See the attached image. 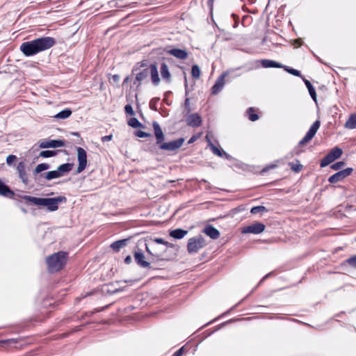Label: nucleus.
<instances>
[{
    "label": "nucleus",
    "instance_id": "f257e3e1",
    "mask_svg": "<svg viewBox=\"0 0 356 356\" xmlns=\"http://www.w3.org/2000/svg\"><path fill=\"white\" fill-rule=\"evenodd\" d=\"M55 44L56 40L52 37H40L22 42L20 45V50L26 56H32L50 49Z\"/></svg>",
    "mask_w": 356,
    "mask_h": 356
},
{
    "label": "nucleus",
    "instance_id": "f03ea898",
    "mask_svg": "<svg viewBox=\"0 0 356 356\" xmlns=\"http://www.w3.org/2000/svg\"><path fill=\"white\" fill-rule=\"evenodd\" d=\"M21 198L28 203H31L37 206L46 207L49 211H55L58 209L60 203L65 202L67 198L65 196H58L56 197H36L30 195H22Z\"/></svg>",
    "mask_w": 356,
    "mask_h": 356
},
{
    "label": "nucleus",
    "instance_id": "7ed1b4c3",
    "mask_svg": "<svg viewBox=\"0 0 356 356\" xmlns=\"http://www.w3.org/2000/svg\"><path fill=\"white\" fill-rule=\"evenodd\" d=\"M67 253L59 251L46 257L47 270L54 273L62 270L67 263Z\"/></svg>",
    "mask_w": 356,
    "mask_h": 356
},
{
    "label": "nucleus",
    "instance_id": "20e7f679",
    "mask_svg": "<svg viewBox=\"0 0 356 356\" xmlns=\"http://www.w3.org/2000/svg\"><path fill=\"white\" fill-rule=\"evenodd\" d=\"M205 241L202 236L192 237L188 239L187 250L189 254L197 253L200 249L205 246Z\"/></svg>",
    "mask_w": 356,
    "mask_h": 356
},
{
    "label": "nucleus",
    "instance_id": "39448f33",
    "mask_svg": "<svg viewBox=\"0 0 356 356\" xmlns=\"http://www.w3.org/2000/svg\"><path fill=\"white\" fill-rule=\"evenodd\" d=\"M320 125L321 121L318 120H316L310 127L306 135L303 137L302 140L299 141L298 147L302 146L306 143H309L314 137L315 134H316L318 129L320 127Z\"/></svg>",
    "mask_w": 356,
    "mask_h": 356
},
{
    "label": "nucleus",
    "instance_id": "423d86ee",
    "mask_svg": "<svg viewBox=\"0 0 356 356\" xmlns=\"http://www.w3.org/2000/svg\"><path fill=\"white\" fill-rule=\"evenodd\" d=\"M184 142V138H179L177 140L170 141L168 143H161L159 145V147L160 149L166 150L169 152H175L179 149Z\"/></svg>",
    "mask_w": 356,
    "mask_h": 356
},
{
    "label": "nucleus",
    "instance_id": "0eeeda50",
    "mask_svg": "<svg viewBox=\"0 0 356 356\" xmlns=\"http://www.w3.org/2000/svg\"><path fill=\"white\" fill-rule=\"evenodd\" d=\"M353 171V168H347L344 170H340L337 173L330 176L328 179V181L330 184H336L337 182L343 181L345 178L351 175Z\"/></svg>",
    "mask_w": 356,
    "mask_h": 356
},
{
    "label": "nucleus",
    "instance_id": "6e6552de",
    "mask_svg": "<svg viewBox=\"0 0 356 356\" xmlns=\"http://www.w3.org/2000/svg\"><path fill=\"white\" fill-rule=\"evenodd\" d=\"M77 159L79 165L76 170L77 173L81 172L87 165V154L85 149L81 147H77Z\"/></svg>",
    "mask_w": 356,
    "mask_h": 356
},
{
    "label": "nucleus",
    "instance_id": "1a4fd4ad",
    "mask_svg": "<svg viewBox=\"0 0 356 356\" xmlns=\"http://www.w3.org/2000/svg\"><path fill=\"white\" fill-rule=\"evenodd\" d=\"M265 225L262 222H257L245 227L243 230V234L251 233L254 234H259L262 233L265 229Z\"/></svg>",
    "mask_w": 356,
    "mask_h": 356
},
{
    "label": "nucleus",
    "instance_id": "9d476101",
    "mask_svg": "<svg viewBox=\"0 0 356 356\" xmlns=\"http://www.w3.org/2000/svg\"><path fill=\"white\" fill-rule=\"evenodd\" d=\"M65 145L63 140H43L40 142L39 147L42 149L57 148L64 147Z\"/></svg>",
    "mask_w": 356,
    "mask_h": 356
},
{
    "label": "nucleus",
    "instance_id": "9b49d317",
    "mask_svg": "<svg viewBox=\"0 0 356 356\" xmlns=\"http://www.w3.org/2000/svg\"><path fill=\"white\" fill-rule=\"evenodd\" d=\"M186 122L189 127H198L202 124V118L198 113H193L186 117Z\"/></svg>",
    "mask_w": 356,
    "mask_h": 356
},
{
    "label": "nucleus",
    "instance_id": "f8f14e48",
    "mask_svg": "<svg viewBox=\"0 0 356 356\" xmlns=\"http://www.w3.org/2000/svg\"><path fill=\"white\" fill-rule=\"evenodd\" d=\"M59 177H60L58 172H57L56 170H51V171H49L47 172L41 173L39 175H38V177H35V179L38 183L40 184L42 181V179H46V180L49 181V180H52L54 179H57Z\"/></svg>",
    "mask_w": 356,
    "mask_h": 356
},
{
    "label": "nucleus",
    "instance_id": "ddd939ff",
    "mask_svg": "<svg viewBox=\"0 0 356 356\" xmlns=\"http://www.w3.org/2000/svg\"><path fill=\"white\" fill-rule=\"evenodd\" d=\"M152 127H153L154 135L156 137V145H159V144H161V143L164 141L165 136H164V134H163L159 124L157 122L154 121L152 123Z\"/></svg>",
    "mask_w": 356,
    "mask_h": 356
},
{
    "label": "nucleus",
    "instance_id": "4468645a",
    "mask_svg": "<svg viewBox=\"0 0 356 356\" xmlns=\"http://www.w3.org/2000/svg\"><path fill=\"white\" fill-rule=\"evenodd\" d=\"M134 259L137 264L142 268H150V263L145 260V255L141 251L135 252Z\"/></svg>",
    "mask_w": 356,
    "mask_h": 356
},
{
    "label": "nucleus",
    "instance_id": "2eb2a0df",
    "mask_svg": "<svg viewBox=\"0 0 356 356\" xmlns=\"http://www.w3.org/2000/svg\"><path fill=\"white\" fill-rule=\"evenodd\" d=\"M226 74V73L222 74L216 81L215 84L211 88V93L213 95L218 94L223 88L225 85V76Z\"/></svg>",
    "mask_w": 356,
    "mask_h": 356
},
{
    "label": "nucleus",
    "instance_id": "dca6fc26",
    "mask_svg": "<svg viewBox=\"0 0 356 356\" xmlns=\"http://www.w3.org/2000/svg\"><path fill=\"white\" fill-rule=\"evenodd\" d=\"M151 79L154 86H158L160 83V78L159 76L158 69L156 64H151L148 68Z\"/></svg>",
    "mask_w": 356,
    "mask_h": 356
},
{
    "label": "nucleus",
    "instance_id": "f3484780",
    "mask_svg": "<svg viewBox=\"0 0 356 356\" xmlns=\"http://www.w3.org/2000/svg\"><path fill=\"white\" fill-rule=\"evenodd\" d=\"M17 170L19 177L21 179V180L22 181V182L24 184H28L29 179H28V176L26 173V165H25L24 162L22 161L18 163L17 167Z\"/></svg>",
    "mask_w": 356,
    "mask_h": 356
},
{
    "label": "nucleus",
    "instance_id": "a211bd4d",
    "mask_svg": "<svg viewBox=\"0 0 356 356\" xmlns=\"http://www.w3.org/2000/svg\"><path fill=\"white\" fill-rule=\"evenodd\" d=\"M168 54L181 60L186 59L188 55L186 50L176 48L170 49Z\"/></svg>",
    "mask_w": 356,
    "mask_h": 356
},
{
    "label": "nucleus",
    "instance_id": "6ab92c4d",
    "mask_svg": "<svg viewBox=\"0 0 356 356\" xmlns=\"http://www.w3.org/2000/svg\"><path fill=\"white\" fill-rule=\"evenodd\" d=\"M14 195V192L0 179V195L13 198Z\"/></svg>",
    "mask_w": 356,
    "mask_h": 356
},
{
    "label": "nucleus",
    "instance_id": "aec40b11",
    "mask_svg": "<svg viewBox=\"0 0 356 356\" xmlns=\"http://www.w3.org/2000/svg\"><path fill=\"white\" fill-rule=\"evenodd\" d=\"M204 232L212 239H217L220 236V232L212 225H207Z\"/></svg>",
    "mask_w": 356,
    "mask_h": 356
},
{
    "label": "nucleus",
    "instance_id": "412c9836",
    "mask_svg": "<svg viewBox=\"0 0 356 356\" xmlns=\"http://www.w3.org/2000/svg\"><path fill=\"white\" fill-rule=\"evenodd\" d=\"M73 168V163H66L59 165L56 170L58 172L60 177H63L70 172Z\"/></svg>",
    "mask_w": 356,
    "mask_h": 356
},
{
    "label": "nucleus",
    "instance_id": "4be33fe9",
    "mask_svg": "<svg viewBox=\"0 0 356 356\" xmlns=\"http://www.w3.org/2000/svg\"><path fill=\"white\" fill-rule=\"evenodd\" d=\"M160 72L161 77L167 82H170L171 80V74L169 71L168 65L165 63H162L160 67Z\"/></svg>",
    "mask_w": 356,
    "mask_h": 356
},
{
    "label": "nucleus",
    "instance_id": "5701e85b",
    "mask_svg": "<svg viewBox=\"0 0 356 356\" xmlns=\"http://www.w3.org/2000/svg\"><path fill=\"white\" fill-rule=\"evenodd\" d=\"M187 234H188L187 230H184V229H182L180 228H177V229L171 230L169 232L170 236H171L175 239H181Z\"/></svg>",
    "mask_w": 356,
    "mask_h": 356
},
{
    "label": "nucleus",
    "instance_id": "b1692460",
    "mask_svg": "<svg viewBox=\"0 0 356 356\" xmlns=\"http://www.w3.org/2000/svg\"><path fill=\"white\" fill-rule=\"evenodd\" d=\"M261 65L265 68H269V67H277V68H282L283 65L277 63L276 61L272 60H268V59H264L261 60Z\"/></svg>",
    "mask_w": 356,
    "mask_h": 356
},
{
    "label": "nucleus",
    "instance_id": "393cba45",
    "mask_svg": "<svg viewBox=\"0 0 356 356\" xmlns=\"http://www.w3.org/2000/svg\"><path fill=\"white\" fill-rule=\"evenodd\" d=\"M149 74L148 68L143 69L140 72L136 74V81L138 82V86L140 85L141 81L145 80Z\"/></svg>",
    "mask_w": 356,
    "mask_h": 356
},
{
    "label": "nucleus",
    "instance_id": "a878e982",
    "mask_svg": "<svg viewBox=\"0 0 356 356\" xmlns=\"http://www.w3.org/2000/svg\"><path fill=\"white\" fill-rule=\"evenodd\" d=\"M128 239H122L116 241L111 243V248L115 252L120 251V250L124 248L127 243Z\"/></svg>",
    "mask_w": 356,
    "mask_h": 356
},
{
    "label": "nucleus",
    "instance_id": "bb28decb",
    "mask_svg": "<svg viewBox=\"0 0 356 356\" xmlns=\"http://www.w3.org/2000/svg\"><path fill=\"white\" fill-rule=\"evenodd\" d=\"M344 127L349 129H356V114H351L345 123Z\"/></svg>",
    "mask_w": 356,
    "mask_h": 356
},
{
    "label": "nucleus",
    "instance_id": "cd10ccee",
    "mask_svg": "<svg viewBox=\"0 0 356 356\" xmlns=\"http://www.w3.org/2000/svg\"><path fill=\"white\" fill-rule=\"evenodd\" d=\"M303 81H304L305 86H307V88L308 89V91H309V93L311 97L314 101H316V93L315 88H314V86H312V84L311 83V82L309 80L303 79Z\"/></svg>",
    "mask_w": 356,
    "mask_h": 356
},
{
    "label": "nucleus",
    "instance_id": "c85d7f7f",
    "mask_svg": "<svg viewBox=\"0 0 356 356\" xmlns=\"http://www.w3.org/2000/svg\"><path fill=\"white\" fill-rule=\"evenodd\" d=\"M342 154L343 151L339 147H334L328 153L333 161L339 159Z\"/></svg>",
    "mask_w": 356,
    "mask_h": 356
},
{
    "label": "nucleus",
    "instance_id": "c756f323",
    "mask_svg": "<svg viewBox=\"0 0 356 356\" xmlns=\"http://www.w3.org/2000/svg\"><path fill=\"white\" fill-rule=\"evenodd\" d=\"M72 115V111L70 108H65L58 113L54 118L57 119H67Z\"/></svg>",
    "mask_w": 356,
    "mask_h": 356
},
{
    "label": "nucleus",
    "instance_id": "7c9ffc66",
    "mask_svg": "<svg viewBox=\"0 0 356 356\" xmlns=\"http://www.w3.org/2000/svg\"><path fill=\"white\" fill-rule=\"evenodd\" d=\"M49 168H50V165L49 164L45 163H40V164H38L35 167V170L33 171V174L35 175H39L40 174H41V172L42 171L47 170H48Z\"/></svg>",
    "mask_w": 356,
    "mask_h": 356
},
{
    "label": "nucleus",
    "instance_id": "2f4dec72",
    "mask_svg": "<svg viewBox=\"0 0 356 356\" xmlns=\"http://www.w3.org/2000/svg\"><path fill=\"white\" fill-rule=\"evenodd\" d=\"M127 124L129 127L133 128L144 127V125L142 123H140L138 121V120L136 118H130L128 120Z\"/></svg>",
    "mask_w": 356,
    "mask_h": 356
},
{
    "label": "nucleus",
    "instance_id": "473e14b6",
    "mask_svg": "<svg viewBox=\"0 0 356 356\" xmlns=\"http://www.w3.org/2000/svg\"><path fill=\"white\" fill-rule=\"evenodd\" d=\"M254 110L252 107H250L247 110L248 119L252 122H254L259 119V115L257 113H254Z\"/></svg>",
    "mask_w": 356,
    "mask_h": 356
},
{
    "label": "nucleus",
    "instance_id": "72a5a7b5",
    "mask_svg": "<svg viewBox=\"0 0 356 356\" xmlns=\"http://www.w3.org/2000/svg\"><path fill=\"white\" fill-rule=\"evenodd\" d=\"M191 74L195 79H198L200 76V69L197 65H193L191 68Z\"/></svg>",
    "mask_w": 356,
    "mask_h": 356
},
{
    "label": "nucleus",
    "instance_id": "f704fd0d",
    "mask_svg": "<svg viewBox=\"0 0 356 356\" xmlns=\"http://www.w3.org/2000/svg\"><path fill=\"white\" fill-rule=\"evenodd\" d=\"M56 154H57L56 151H54V150H44V151L40 152L39 155H40V156H41L42 158H49V157H51V156H56Z\"/></svg>",
    "mask_w": 356,
    "mask_h": 356
},
{
    "label": "nucleus",
    "instance_id": "c9c22d12",
    "mask_svg": "<svg viewBox=\"0 0 356 356\" xmlns=\"http://www.w3.org/2000/svg\"><path fill=\"white\" fill-rule=\"evenodd\" d=\"M266 211H268V209L264 206L253 207L250 210V213L252 214H257L259 213H263Z\"/></svg>",
    "mask_w": 356,
    "mask_h": 356
},
{
    "label": "nucleus",
    "instance_id": "e433bc0d",
    "mask_svg": "<svg viewBox=\"0 0 356 356\" xmlns=\"http://www.w3.org/2000/svg\"><path fill=\"white\" fill-rule=\"evenodd\" d=\"M334 161L332 159L330 156L327 154L323 159L321 161L320 165L321 168L326 167L329 164H330Z\"/></svg>",
    "mask_w": 356,
    "mask_h": 356
},
{
    "label": "nucleus",
    "instance_id": "4c0bfd02",
    "mask_svg": "<svg viewBox=\"0 0 356 356\" xmlns=\"http://www.w3.org/2000/svg\"><path fill=\"white\" fill-rule=\"evenodd\" d=\"M289 165L291 167V169L296 172H300L302 168V165H301L298 161H297L296 163L289 162Z\"/></svg>",
    "mask_w": 356,
    "mask_h": 356
},
{
    "label": "nucleus",
    "instance_id": "58836bf2",
    "mask_svg": "<svg viewBox=\"0 0 356 356\" xmlns=\"http://www.w3.org/2000/svg\"><path fill=\"white\" fill-rule=\"evenodd\" d=\"M152 246V244H145V249H146V252L147 253H149V254L152 255L153 257H154L157 260H162V259L161 258V254L158 252H152L150 249H149V246Z\"/></svg>",
    "mask_w": 356,
    "mask_h": 356
},
{
    "label": "nucleus",
    "instance_id": "ea45409f",
    "mask_svg": "<svg viewBox=\"0 0 356 356\" xmlns=\"http://www.w3.org/2000/svg\"><path fill=\"white\" fill-rule=\"evenodd\" d=\"M209 145L211 147V149L212 152L220 157H222V153L224 151L219 149L217 147H216L213 144L211 143V142L209 140Z\"/></svg>",
    "mask_w": 356,
    "mask_h": 356
},
{
    "label": "nucleus",
    "instance_id": "a19ab883",
    "mask_svg": "<svg viewBox=\"0 0 356 356\" xmlns=\"http://www.w3.org/2000/svg\"><path fill=\"white\" fill-rule=\"evenodd\" d=\"M283 68L287 72H289V74H293L294 76H301V73L299 70H296V69H293V68H291L288 66H284L283 65Z\"/></svg>",
    "mask_w": 356,
    "mask_h": 356
},
{
    "label": "nucleus",
    "instance_id": "79ce46f5",
    "mask_svg": "<svg viewBox=\"0 0 356 356\" xmlns=\"http://www.w3.org/2000/svg\"><path fill=\"white\" fill-rule=\"evenodd\" d=\"M160 98L154 97L152 98L149 104V106L152 110L157 111V104L159 103Z\"/></svg>",
    "mask_w": 356,
    "mask_h": 356
},
{
    "label": "nucleus",
    "instance_id": "37998d69",
    "mask_svg": "<svg viewBox=\"0 0 356 356\" xmlns=\"http://www.w3.org/2000/svg\"><path fill=\"white\" fill-rule=\"evenodd\" d=\"M345 165L344 161H338L331 165V168L334 170H339Z\"/></svg>",
    "mask_w": 356,
    "mask_h": 356
},
{
    "label": "nucleus",
    "instance_id": "c03bdc74",
    "mask_svg": "<svg viewBox=\"0 0 356 356\" xmlns=\"http://www.w3.org/2000/svg\"><path fill=\"white\" fill-rule=\"evenodd\" d=\"M346 262L352 268L356 269V255L348 258Z\"/></svg>",
    "mask_w": 356,
    "mask_h": 356
},
{
    "label": "nucleus",
    "instance_id": "a18cd8bd",
    "mask_svg": "<svg viewBox=\"0 0 356 356\" xmlns=\"http://www.w3.org/2000/svg\"><path fill=\"white\" fill-rule=\"evenodd\" d=\"M135 135L139 138H146V137H149L151 136L150 134L145 132L143 131H140V130L136 131L135 133Z\"/></svg>",
    "mask_w": 356,
    "mask_h": 356
},
{
    "label": "nucleus",
    "instance_id": "49530a36",
    "mask_svg": "<svg viewBox=\"0 0 356 356\" xmlns=\"http://www.w3.org/2000/svg\"><path fill=\"white\" fill-rule=\"evenodd\" d=\"M124 111L127 114H129L130 115H134L135 114L133 108L131 104H127L124 106Z\"/></svg>",
    "mask_w": 356,
    "mask_h": 356
},
{
    "label": "nucleus",
    "instance_id": "de8ad7c7",
    "mask_svg": "<svg viewBox=\"0 0 356 356\" xmlns=\"http://www.w3.org/2000/svg\"><path fill=\"white\" fill-rule=\"evenodd\" d=\"M16 159L17 156L15 155L10 154L7 156L6 163L8 165H10Z\"/></svg>",
    "mask_w": 356,
    "mask_h": 356
},
{
    "label": "nucleus",
    "instance_id": "09e8293b",
    "mask_svg": "<svg viewBox=\"0 0 356 356\" xmlns=\"http://www.w3.org/2000/svg\"><path fill=\"white\" fill-rule=\"evenodd\" d=\"M165 240L161 238H152L151 239V242L152 243H158V244H163L164 245L165 243Z\"/></svg>",
    "mask_w": 356,
    "mask_h": 356
},
{
    "label": "nucleus",
    "instance_id": "8fccbe9b",
    "mask_svg": "<svg viewBox=\"0 0 356 356\" xmlns=\"http://www.w3.org/2000/svg\"><path fill=\"white\" fill-rule=\"evenodd\" d=\"M184 107L187 113H189L191 111L189 98H186L185 99Z\"/></svg>",
    "mask_w": 356,
    "mask_h": 356
},
{
    "label": "nucleus",
    "instance_id": "3c124183",
    "mask_svg": "<svg viewBox=\"0 0 356 356\" xmlns=\"http://www.w3.org/2000/svg\"><path fill=\"white\" fill-rule=\"evenodd\" d=\"M112 138H113V135H111V134L107 135V136H103L102 138V142L110 141V140H111Z\"/></svg>",
    "mask_w": 356,
    "mask_h": 356
},
{
    "label": "nucleus",
    "instance_id": "603ef678",
    "mask_svg": "<svg viewBox=\"0 0 356 356\" xmlns=\"http://www.w3.org/2000/svg\"><path fill=\"white\" fill-rule=\"evenodd\" d=\"M184 353V347H181V348H179L178 350H177L173 356H181L182 354Z\"/></svg>",
    "mask_w": 356,
    "mask_h": 356
},
{
    "label": "nucleus",
    "instance_id": "864d4df0",
    "mask_svg": "<svg viewBox=\"0 0 356 356\" xmlns=\"http://www.w3.org/2000/svg\"><path fill=\"white\" fill-rule=\"evenodd\" d=\"M131 261H132V259H131V257L130 255H128L125 257L124 259V263L126 264H129L131 263Z\"/></svg>",
    "mask_w": 356,
    "mask_h": 356
},
{
    "label": "nucleus",
    "instance_id": "5fc2aeb1",
    "mask_svg": "<svg viewBox=\"0 0 356 356\" xmlns=\"http://www.w3.org/2000/svg\"><path fill=\"white\" fill-rule=\"evenodd\" d=\"M213 2H214V0H208V2H207L208 6L209 7L211 12H212V10H213Z\"/></svg>",
    "mask_w": 356,
    "mask_h": 356
},
{
    "label": "nucleus",
    "instance_id": "6e6d98bb",
    "mask_svg": "<svg viewBox=\"0 0 356 356\" xmlns=\"http://www.w3.org/2000/svg\"><path fill=\"white\" fill-rule=\"evenodd\" d=\"M164 245L167 248H175V245L173 243H169L168 241H165Z\"/></svg>",
    "mask_w": 356,
    "mask_h": 356
},
{
    "label": "nucleus",
    "instance_id": "4d7b16f0",
    "mask_svg": "<svg viewBox=\"0 0 356 356\" xmlns=\"http://www.w3.org/2000/svg\"><path fill=\"white\" fill-rule=\"evenodd\" d=\"M222 157L225 158L227 160H231L232 159V156H230L229 154H227L225 152H223Z\"/></svg>",
    "mask_w": 356,
    "mask_h": 356
},
{
    "label": "nucleus",
    "instance_id": "13d9d810",
    "mask_svg": "<svg viewBox=\"0 0 356 356\" xmlns=\"http://www.w3.org/2000/svg\"><path fill=\"white\" fill-rule=\"evenodd\" d=\"M112 79L113 80L114 82H118L120 80V76L118 74H114L112 76Z\"/></svg>",
    "mask_w": 356,
    "mask_h": 356
},
{
    "label": "nucleus",
    "instance_id": "bf43d9fd",
    "mask_svg": "<svg viewBox=\"0 0 356 356\" xmlns=\"http://www.w3.org/2000/svg\"><path fill=\"white\" fill-rule=\"evenodd\" d=\"M195 140H196V137H195V136H192V137L189 139V140H188V144H191V143H193Z\"/></svg>",
    "mask_w": 356,
    "mask_h": 356
},
{
    "label": "nucleus",
    "instance_id": "052dcab7",
    "mask_svg": "<svg viewBox=\"0 0 356 356\" xmlns=\"http://www.w3.org/2000/svg\"><path fill=\"white\" fill-rule=\"evenodd\" d=\"M10 341H13L12 339H8V340H1L0 341V343H7V342H9Z\"/></svg>",
    "mask_w": 356,
    "mask_h": 356
},
{
    "label": "nucleus",
    "instance_id": "680f3d73",
    "mask_svg": "<svg viewBox=\"0 0 356 356\" xmlns=\"http://www.w3.org/2000/svg\"><path fill=\"white\" fill-rule=\"evenodd\" d=\"M269 275H270V273H268V274L266 275L263 277V279L261 280V282H262V281H263L264 280H265L266 278L268 277V276H269Z\"/></svg>",
    "mask_w": 356,
    "mask_h": 356
},
{
    "label": "nucleus",
    "instance_id": "e2e57ef3",
    "mask_svg": "<svg viewBox=\"0 0 356 356\" xmlns=\"http://www.w3.org/2000/svg\"><path fill=\"white\" fill-rule=\"evenodd\" d=\"M129 81V77L127 76L124 80V83H127Z\"/></svg>",
    "mask_w": 356,
    "mask_h": 356
},
{
    "label": "nucleus",
    "instance_id": "0e129e2a",
    "mask_svg": "<svg viewBox=\"0 0 356 356\" xmlns=\"http://www.w3.org/2000/svg\"><path fill=\"white\" fill-rule=\"evenodd\" d=\"M187 86H188L187 80H186V78H185V87H186V88H187Z\"/></svg>",
    "mask_w": 356,
    "mask_h": 356
},
{
    "label": "nucleus",
    "instance_id": "69168bd1",
    "mask_svg": "<svg viewBox=\"0 0 356 356\" xmlns=\"http://www.w3.org/2000/svg\"><path fill=\"white\" fill-rule=\"evenodd\" d=\"M73 134L75 135V136H79V133H74Z\"/></svg>",
    "mask_w": 356,
    "mask_h": 356
}]
</instances>
